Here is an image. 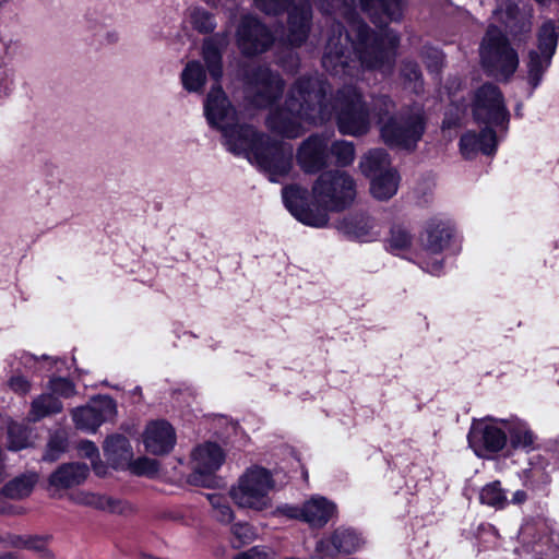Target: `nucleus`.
I'll return each mask as SVG.
<instances>
[{
  "mask_svg": "<svg viewBox=\"0 0 559 559\" xmlns=\"http://www.w3.org/2000/svg\"><path fill=\"white\" fill-rule=\"evenodd\" d=\"M328 87L319 75L298 79L289 90L285 105L271 111L269 127L293 139L304 132V123H323L335 114L341 133L366 134L371 126L370 114L357 88L346 85L332 100L326 97Z\"/></svg>",
  "mask_w": 559,
  "mask_h": 559,
  "instance_id": "1",
  "label": "nucleus"
},
{
  "mask_svg": "<svg viewBox=\"0 0 559 559\" xmlns=\"http://www.w3.org/2000/svg\"><path fill=\"white\" fill-rule=\"evenodd\" d=\"M204 115L209 124L223 134L224 145L235 154L278 181L292 168L293 147L270 135L258 133L252 126L242 123L219 85H214L204 100Z\"/></svg>",
  "mask_w": 559,
  "mask_h": 559,
  "instance_id": "2",
  "label": "nucleus"
},
{
  "mask_svg": "<svg viewBox=\"0 0 559 559\" xmlns=\"http://www.w3.org/2000/svg\"><path fill=\"white\" fill-rule=\"evenodd\" d=\"M349 28L345 35L341 25L332 26L322 64L333 74L357 76L360 68L385 71L391 68L399 45V36L392 29L380 28L379 34L349 13Z\"/></svg>",
  "mask_w": 559,
  "mask_h": 559,
  "instance_id": "3",
  "label": "nucleus"
},
{
  "mask_svg": "<svg viewBox=\"0 0 559 559\" xmlns=\"http://www.w3.org/2000/svg\"><path fill=\"white\" fill-rule=\"evenodd\" d=\"M283 201L290 214L300 223L321 228L328 224L329 211H342L350 206L357 195V183L345 170H326L319 175L308 191L299 186L283 189Z\"/></svg>",
  "mask_w": 559,
  "mask_h": 559,
  "instance_id": "4",
  "label": "nucleus"
},
{
  "mask_svg": "<svg viewBox=\"0 0 559 559\" xmlns=\"http://www.w3.org/2000/svg\"><path fill=\"white\" fill-rule=\"evenodd\" d=\"M394 108V103L388 96L373 99V111L378 117L381 138L390 146L413 150L425 132L424 110L416 106L389 117Z\"/></svg>",
  "mask_w": 559,
  "mask_h": 559,
  "instance_id": "5",
  "label": "nucleus"
},
{
  "mask_svg": "<svg viewBox=\"0 0 559 559\" xmlns=\"http://www.w3.org/2000/svg\"><path fill=\"white\" fill-rule=\"evenodd\" d=\"M274 487L271 472L255 465L246 469L230 488L229 495L239 508L260 512L272 507L271 492Z\"/></svg>",
  "mask_w": 559,
  "mask_h": 559,
  "instance_id": "6",
  "label": "nucleus"
},
{
  "mask_svg": "<svg viewBox=\"0 0 559 559\" xmlns=\"http://www.w3.org/2000/svg\"><path fill=\"white\" fill-rule=\"evenodd\" d=\"M453 234L449 219L433 216L426 221L419 237L418 248L414 250L416 262L426 272L439 275L442 270V252Z\"/></svg>",
  "mask_w": 559,
  "mask_h": 559,
  "instance_id": "7",
  "label": "nucleus"
},
{
  "mask_svg": "<svg viewBox=\"0 0 559 559\" xmlns=\"http://www.w3.org/2000/svg\"><path fill=\"white\" fill-rule=\"evenodd\" d=\"M483 66L496 76L508 79L519 67L516 51L495 25H490L480 46Z\"/></svg>",
  "mask_w": 559,
  "mask_h": 559,
  "instance_id": "8",
  "label": "nucleus"
},
{
  "mask_svg": "<svg viewBox=\"0 0 559 559\" xmlns=\"http://www.w3.org/2000/svg\"><path fill=\"white\" fill-rule=\"evenodd\" d=\"M559 38V20L545 21L537 34V50L528 55V82L535 88L542 81L543 74L549 68L556 52Z\"/></svg>",
  "mask_w": 559,
  "mask_h": 559,
  "instance_id": "9",
  "label": "nucleus"
},
{
  "mask_svg": "<svg viewBox=\"0 0 559 559\" xmlns=\"http://www.w3.org/2000/svg\"><path fill=\"white\" fill-rule=\"evenodd\" d=\"M475 119L485 126L500 127L507 130L510 115L504 99L496 85L484 84L475 94L473 102Z\"/></svg>",
  "mask_w": 559,
  "mask_h": 559,
  "instance_id": "10",
  "label": "nucleus"
},
{
  "mask_svg": "<svg viewBox=\"0 0 559 559\" xmlns=\"http://www.w3.org/2000/svg\"><path fill=\"white\" fill-rule=\"evenodd\" d=\"M225 454L215 443H204L197 447L191 454L192 473L189 481L195 486L211 487L213 475L224 463Z\"/></svg>",
  "mask_w": 559,
  "mask_h": 559,
  "instance_id": "11",
  "label": "nucleus"
},
{
  "mask_svg": "<svg viewBox=\"0 0 559 559\" xmlns=\"http://www.w3.org/2000/svg\"><path fill=\"white\" fill-rule=\"evenodd\" d=\"M502 419L485 418L473 424L468 442L479 456L485 452H499L507 444V435Z\"/></svg>",
  "mask_w": 559,
  "mask_h": 559,
  "instance_id": "12",
  "label": "nucleus"
},
{
  "mask_svg": "<svg viewBox=\"0 0 559 559\" xmlns=\"http://www.w3.org/2000/svg\"><path fill=\"white\" fill-rule=\"evenodd\" d=\"M273 43L270 31L260 21L250 15H243L236 29V44L246 56H255L266 51Z\"/></svg>",
  "mask_w": 559,
  "mask_h": 559,
  "instance_id": "13",
  "label": "nucleus"
},
{
  "mask_svg": "<svg viewBox=\"0 0 559 559\" xmlns=\"http://www.w3.org/2000/svg\"><path fill=\"white\" fill-rule=\"evenodd\" d=\"M117 413L116 403L109 396H99L83 407L72 411V418L78 429L95 432L97 428L114 418Z\"/></svg>",
  "mask_w": 559,
  "mask_h": 559,
  "instance_id": "14",
  "label": "nucleus"
},
{
  "mask_svg": "<svg viewBox=\"0 0 559 559\" xmlns=\"http://www.w3.org/2000/svg\"><path fill=\"white\" fill-rule=\"evenodd\" d=\"M248 92L258 107H270L283 92V81L267 68H259L248 78Z\"/></svg>",
  "mask_w": 559,
  "mask_h": 559,
  "instance_id": "15",
  "label": "nucleus"
},
{
  "mask_svg": "<svg viewBox=\"0 0 559 559\" xmlns=\"http://www.w3.org/2000/svg\"><path fill=\"white\" fill-rule=\"evenodd\" d=\"M330 139L325 135H311L305 140L296 154L297 163L305 173L314 174L328 164Z\"/></svg>",
  "mask_w": 559,
  "mask_h": 559,
  "instance_id": "16",
  "label": "nucleus"
},
{
  "mask_svg": "<svg viewBox=\"0 0 559 559\" xmlns=\"http://www.w3.org/2000/svg\"><path fill=\"white\" fill-rule=\"evenodd\" d=\"M362 539L349 528H337L331 536L318 542L316 552L321 559L333 558L340 552L359 549Z\"/></svg>",
  "mask_w": 559,
  "mask_h": 559,
  "instance_id": "17",
  "label": "nucleus"
},
{
  "mask_svg": "<svg viewBox=\"0 0 559 559\" xmlns=\"http://www.w3.org/2000/svg\"><path fill=\"white\" fill-rule=\"evenodd\" d=\"M70 500L79 506L114 514H127L132 511V507L124 500L87 490L73 492Z\"/></svg>",
  "mask_w": 559,
  "mask_h": 559,
  "instance_id": "18",
  "label": "nucleus"
},
{
  "mask_svg": "<svg viewBox=\"0 0 559 559\" xmlns=\"http://www.w3.org/2000/svg\"><path fill=\"white\" fill-rule=\"evenodd\" d=\"M176 442L173 427L165 420L152 421L143 433V443L152 454H165L169 452Z\"/></svg>",
  "mask_w": 559,
  "mask_h": 559,
  "instance_id": "19",
  "label": "nucleus"
},
{
  "mask_svg": "<svg viewBox=\"0 0 559 559\" xmlns=\"http://www.w3.org/2000/svg\"><path fill=\"white\" fill-rule=\"evenodd\" d=\"M487 126L479 133L466 132L462 135L460 141V150L465 158H472L477 153L491 155L497 148V134Z\"/></svg>",
  "mask_w": 559,
  "mask_h": 559,
  "instance_id": "20",
  "label": "nucleus"
},
{
  "mask_svg": "<svg viewBox=\"0 0 559 559\" xmlns=\"http://www.w3.org/2000/svg\"><path fill=\"white\" fill-rule=\"evenodd\" d=\"M337 229L358 241L368 242L379 236L373 221L365 215H349L337 223Z\"/></svg>",
  "mask_w": 559,
  "mask_h": 559,
  "instance_id": "21",
  "label": "nucleus"
},
{
  "mask_svg": "<svg viewBox=\"0 0 559 559\" xmlns=\"http://www.w3.org/2000/svg\"><path fill=\"white\" fill-rule=\"evenodd\" d=\"M228 44L226 33H217L206 39L202 45V56L212 78L218 80L222 76V50Z\"/></svg>",
  "mask_w": 559,
  "mask_h": 559,
  "instance_id": "22",
  "label": "nucleus"
},
{
  "mask_svg": "<svg viewBox=\"0 0 559 559\" xmlns=\"http://www.w3.org/2000/svg\"><path fill=\"white\" fill-rule=\"evenodd\" d=\"M88 467L83 463H68L59 466L49 477V485L57 489H68L82 484L88 476Z\"/></svg>",
  "mask_w": 559,
  "mask_h": 559,
  "instance_id": "23",
  "label": "nucleus"
},
{
  "mask_svg": "<svg viewBox=\"0 0 559 559\" xmlns=\"http://www.w3.org/2000/svg\"><path fill=\"white\" fill-rule=\"evenodd\" d=\"M335 504L324 497L313 496L304 503L302 521L312 527H322L333 516Z\"/></svg>",
  "mask_w": 559,
  "mask_h": 559,
  "instance_id": "24",
  "label": "nucleus"
},
{
  "mask_svg": "<svg viewBox=\"0 0 559 559\" xmlns=\"http://www.w3.org/2000/svg\"><path fill=\"white\" fill-rule=\"evenodd\" d=\"M104 453L114 468L124 469L133 457V451L129 440L119 435L106 439Z\"/></svg>",
  "mask_w": 559,
  "mask_h": 559,
  "instance_id": "25",
  "label": "nucleus"
},
{
  "mask_svg": "<svg viewBox=\"0 0 559 559\" xmlns=\"http://www.w3.org/2000/svg\"><path fill=\"white\" fill-rule=\"evenodd\" d=\"M369 178L371 179L370 193L377 200L385 201L396 194L400 177L395 169Z\"/></svg>",
  "mask_w": 559,
  "mask_h": 559,
  "instance_id": "26",
  "label": "nucleus"
},
{
  "mask_svg": "<svg viewBox=\"0 0 559 559\" xmlns=\"http://www.w3.org/2000/svg\"><path fill=\"white\" fill-rule=\"evenodd\" d=\"M182 87L189 93L201 94L206 84V72L198 60H190L186 63L180 73Z\"/></svg>",
  "mask_w": 559,
  "mask_h": 559,
  "instance_id": "27",
  "label": "nucleus"
},
{
  "mask_svg": "<svg viewBox=\"0 0 559 559\" xmlns=\"http://www.w3.org/2000/svg\"><path fill=\"white\" fill-rule=\"evenodd\" d=\"M501 424H503L506 431L509 433L512 447L526 449L534 444L535 435L525 421L512 417L501 420Z\"/></svg>",
  "mask_w": 559,
  "mask_h": 559,
  "instance_id": "28",
  "label": "nucleus"
},
{
  "mask_svg": "<svg viewBox=\"0 0 559 559\" xmlns=\"http://www.w3.org/2000/svg\"><path fill=\"white\" fill-rule=\"evenodd\" d=\"M359 168L366 177H373L386 170H393L388 153L381 148L366 153L359 162Z\"/></svg>",
  "mask_w": 559,
  "mask_h": 559,
  "instance_id": "29",
  "label": "nucleus"
},
{
  "mask_svg": "<svg viewBox=\"0 0 559 559\" xmlns=\"http://www.w3.org/2000/svg\"><path fill=\"white\" fill-rule=\"evenodd\" d=\"M385 247L396 255H404L412 251L413 236L405 226L394 225L390 229Z\"/></svg>",
  "mask_w": 559,
  "mask_h": 559,
  "instance_id": "30",
  "label": "nucleus"
},
{
  "mask_svg": "<svg viewBox=\"0 0 559 559\" xmlns=\"http://www.w3.org/2000/svg\"><path fill=\"white\" fill-rule=\"evenodd\" d=\"M62 403L52 394H41L34 399L28 413L29 421H38L41 418L60 413Z\"/></svg>",
  "mask_w": 559,
  "mask_h": 559,
  "instance_id": "31",
  "label": "nucleus"
},
{
  "mask_svg": "<svg viewBox=\"0 0 559 559\" xmlns=\"http://www.w3.org/2000/svg\"><path fill=\"white\" fill-rule=\"evenodd\" d=\"M38 481L37 473L29 472L9 481L3 488L2 493L11 499H22L31 495L34 486Z\"/></svg>",
  "mask_w": 559,
  "mask_h": 559,
  "instance_id": "32",
  "label": "nucleus"
},
{
  "mask_svg": "<svg viewBox=\"0 0 559 559\" xmlns=\"http://www.w3.org/2000/svg\"><path fill=\"white\" fill-rule=\"evenodd\" d=\"M50 539L49 535H23L12 537L11 544L16 548L33 550L43 558H51L52 552L48 548Z\"/></svg>",
  "mask_w": 559,
  "mask_h": 559,
  "instance_id": "33",
  "label": "nucleus"
},
{
  "mask_svg": "<svg viewBox=\"0 0 559 559\" xmlns=\"http://www.w3.org/2000/svg\"><path fill=\"white\" fill-rule=\"evenodd\" d=\"M186 21L201 34L212 33L216 28L215 16L202 7H191L187 10Z\"/></svg>",
  "mask_w": 559,
  "mask_h": 559,
  "instance_id": "34",
  "label": "nucleus"
},
{
  "mask_svg": "<svg viewBox=\"0 0 559 559\" xmlns=\"http://www.w3.org/2000/svg\"><path fill=\"white\" fill-rule=\"evenodd\" d=\"M479 500L483 504L495 509H504L509 503L506 491L498 480L491 481L481 488Z\"/></svg>",
  "mask_w": 559,
  "mask_h": 559,
  "instance_id": "35",
  "label": "nucleus"
},
{
  "mask_svg": "<svg viewBox=\"0 0 559 559\" xmlns=\"http://www.w3.org/2000/svg\"><path fill=\"white\" fill-rule=\"evenodd\" d=\"M33 445L32 433L22 424L12 423L8 427V448L11 451H20Z\"/></svg>",
  "mask_w": 559,
  "mask_h": 559,
  "instance_id": "36",
  "label": "nucleus"
},
{
  "mask_svg": "<svg viewBox=\"0 0 559 559\" xmlns=\"http://www.w3.org/2000/svg\"><path fill=\"white\" fill-rule=\"evenodd\" d=\"M493 19L503 23L511 33H514L513 28L520 22L519 9L514 0H507L500 3L493 12Z\"/></svg>",
  "mask_w": 559,
  "mask_h": 559,
  "instance_id": "37",
  "label": "nucleus"
},
{
  "mask_svg": "<svg viewBox=\"0 0 559 559\" xmlns=\"http://www.w3.org/2000/svg\"><path fill=\"white\" fill-rule=\"evenodd\" d=\"M207 499L213 508V516L221 523H230L234 519V512L227 499L217 493L207 495Z\"/></svg>",
  "mask_w": 559,
  "mask_h": 559,
  "instance_id": "38",
  "label": "nucleus"
},
{
  "mask_svg": "<svg viewBox=\"0 0 559 559\" xmlns=\"http://www.w3.org/2000/svg\"><path fill=\"white\" fill-rule=\"evenodd\" d=\"M329 152L335 157L340 166H348L355 159V147L348 141H335L329 146Z\"/></svg>",
  "mask_w": 559,
  "mask_h": 559,
  "instance_id": "39",
  "label": "nucleus"
},
{
  "mask_svg": "<svg viewBox=\"0 0 559 559\" xmlns=\"http://www.w3.org/2000/svg\"><path fill=\"white\" fill-rule=\"evenodd\" d=\"M132 474L136 476L155 477L158 474L159 467L156 460L148 457H139L132 461L126 466Z\"/></svg>",
  "mask_w": 559,
  "mask_h": 559,
  "instance_id": "40",
  "label": "nucleus"
},
{
  "mask_svg": "<svg viewBox=\"0 0 559 559\" xmlns=\"http://www.w3.org/2000/svg\"><path fill=\"white\" fill-rule=\"evenodd\" d=\"M231 543L235 548H240L255 539V532L248 523H237L231 527Z\"/></svg>",
  "mask_w": 559,
  "mask_h": 559,
  "instance_id": "41",
  "label": "nucleus"
},
{
  "mask_svg": "<svg viewBox=\"0 0 559 559\" xmlns=\"http://www.w3.org/2000/svg\"><path fill=\"white\" fill-rule=\"evenodd\" d=\"M3 51V47L0 44V53ZM0 59L2 57L0 56ZM14 87V79L12 72L8 69L7 64L0 60V100L9 97Z\"/></svg>",
  "mask_w": 559,
  "mask_h": 559,
  "instance_id": "42",
  "label": "nucleus"
},
{
  "mask_svg": "<svg viewBox=\"0 0 559 559\" xmlns=\"http://www.w3.org/2000/svg\"><path fill=\"white\" fill-rule=\"evenodd\" d=\"M67 440L63 436L55 435L50 438L47 447V451L44 455V460L46 461H56L60 453L66 450Z\"/></svg>",
  "mask_w": 559,
  "mask_h": 559,
  "instance_id": "43",
  "label": "nucleus"
},
{
  "mask_svg": "<svg viewBox=\"0 0 559 559\" xmlns=\"http://www.w3.org/2000/svg\"><path fill=\"white\" fill-rule=\"evenodd\" d=\"M49 389L53 394L63 397H70L75 394L74 384L64 378L52 379Z\"/></svg>",
  "mask_w": 559,
  "mask_h": 559,
  "instance_id": "44",
  "label": "nucleus"
},
{
  "mask_svg": "<svg viewBox=\"0 0 559 559\" xmlns=\"http://www.w3.org/2000/svg\"><path fill=\"white\" fill-rule=\"evenodd\" d=\"M8 385L13 392L21 394V395L27 394L32 389V384H31L29 380H27L22 374H13L9 379Z\"/></svg>",
  "mask_w": 559,
  "mask_h": 559,
  "instance_id": "45",
  "label": "nucleus"
},
{
  "mask_svg": "<svg viewBox=\"0 0 559 559\" xmlns=\"http://www.w3.org/2000/svg\"><path fill=\"white\" fill-rule=\"evenodd\" d=\"M304 506L297 507L292 504L278 506L275 511V516H285L288 519L301 520L302 521Z\"/></svg>",
  "mask_w": 559,
  "mask_h": 559,
  "instance_id": "46",
  "label": "nucleus"
},
{
  "mask_svg": "<svg viewBox=\"0 0 559 559\" xmlns=\"http://www.w3.org/2000/svg\"><path fill=\"white\" fill-rule=\"evenodd\" d=\"M235 559H276L275 554L266 548L253 547L238 555Z\"/></svg>",
  "mask_w": 559,
  "mask_h": 559,
  "instance_id": "47",
  "label": "nucleus"
},
{
  "mask_svg": "<svg viewBox=\"0 0 559 559\" xmlns=\"http://www.w3.org/2000/svg\"><path fill=\"white\" fill-rule=\"evenodd\" d=\"M426 63L430 71L438 72L443 63V56L441 51L435 48H429L427 50Z\"/></svg>",
  "mask_w": 559,
  "mask_h": 559,
  "instance_id": "48",
  "label": "nucleus"
},
{
  "mask_svg": "<svg viewBox=\"0 0 559 559\" xmlns=\"http://www.w3.org/2000/svg\"><path fill=\"white\" fill-rule=\"evenodd\" d=\"M79 451L82 456L90 459L92 462L99 459L98 449L92 441H82Z\"/></svg>",
  "mask_w": 559,
  "mask_h": 559,
  "instance_id": "49",
  "label": "nucleus"
},
{
  "mask_svg": "<svg viewBox=\"0 0 559 559\" xmlns=\"http://www.w3.org/2000/svg\"><path fill=\"white\" fill-rule=\"evenodd\" d=\"M402 74L406 80L415 83H417V81L420 79V71L417 64L413 62L404 63Z\"/></svg>",
  "mask_w": 559,
  "mask_h": 559,
  "instance_id": "50",
  "label": "nucleus"
},
{
  "mask_svg": "<svg viewBox=\"0 0 559 559\" xmlns=\"http://www.w3.org/2000/svg\"><path fill=\"white\" fill-rule=\"evenodd\" d=\"M97 35L104 37L107 43H116L118 40V33L107 29L104 26L98 27Z\"/></svg>",
  "mask_w": 559,
  "mask_h": 559,
  "instance_id": "51",
  "label": "nucleus"
},
{
  "mask_svg": "<svg viewBox=\"0 0 559 559\" xmlns=\"http://www.w3.org/2000/svg\"><path fill=\"white\" fill-rule=\"evenodd\" d=\"M93 471L97 476H105L107 473L106 466L99 461V459H95L92 462Z\"/></svg>",
  "mask_w": 559,
  "mask_h": 559,
  "instance_id": "52",
  "label": "nucleus"
},
{
  "mask_svg": "<svg viewBox=\"0 0 559 559\" xmlns=\"http://www.w3.org/2000/svg\"><path fill=\"white\" fill-rule=\"evenodd\" d=\"M527 499V493L524 490H518L513 493L511 502L513 504H522Z\"/></svg>",
  "mask_w": 559,
  "mask_h": 559,
  "instance_id": "53",
  "label": "nucleus"
},
{
  "mask_svg": "<svg viewBox=\"0 0 559 559\" xmlns=\"http://www.w3.org/2000/svg\"><path fill=\"white\" fill-rule=\"evenodd\" d=\"M0 559H17V556L13 552L0 554Z\"/></svg>",
  "mask_w": 559,
  "mask_h": 559,
  "instance_id": "54",
  "label": "nucleus"
},
{
  "mask_svg": "<svg viewBox=\"0 0 559 559\" xmlns=\"http://www.w3.org/2000/svg\"><path fill=\"white\" fill-rule=\"evenodd\" d=\"M521 31L528 32L531 29V23L530 21L523 22L520 26Z\"/></svg>",
  "mask_w": 559,
  "mask_h": 559,
  "instance_id": "55",
  "label": "nucleus"
},
{
  "mask_svg": "<svg viewBox=\"0 0 559 559\" xmlns=\"http://www.w3.org/2000/svg\"><path fill=\"white\" fill-rule=\"evenodd\" d=\"M209 5L216 8L219 4V0H204Z\"/></svg>",
  "mask_w": 559,
  "mask_h": 559,
  "instance_id": "56",
  "label": "nucleus"
},
{
  "mask_svg": "<svg viewBox=\"0 0 559 559\" xmlns=\"http://www.w3.org/2000/svg\"><path fill=\"white\" fill-rule=\"evenodd\" d=\"M31 360H36V358H35V357H33V356H31V357H26V358H25V365L29 364V362H31Z\"/></svg>",
  "mask_w": 559,
  "mask_h": 559,
  "instance_id": "57",
  "label": "nucleus"
},
{
  "mask_svg": "<svg viewBox=\"0 0 559 559\" xmlns=\"http://www.w3.org/2000/svg\"><path fill=\"white\" fill-rule=\"evenodd\" d=\"M443 124H444V127L450 128V127H451V124H452V122H451V121H444V122H443Z\"/></svg>",
  "mask_w": 559,
  "mask_h": 559,
  "instance_id": "58",
  "label": "nucleus"
}]
</instances>
